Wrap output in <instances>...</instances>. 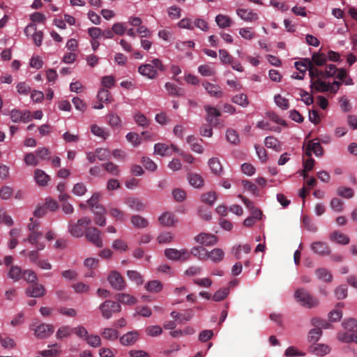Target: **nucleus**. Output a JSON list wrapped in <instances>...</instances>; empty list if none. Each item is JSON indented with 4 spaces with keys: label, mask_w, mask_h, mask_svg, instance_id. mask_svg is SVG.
Segmentation results:
<instances>
[{
    "label": "nucleus",
    "mask_w": 357,
    "mask_h": 357,
    "mask_svg": "<svg viewBox=\"0 0 357 357\" xmlns=\"http://www.w3.org/2000/svg\"><path fill=\"white\" fill-rule=\"evenodd\" d=\"M294 296L296 301L300 303L301 305L308 308L315 307L319 303L318 299L311 295L303 288L296 289Z\"/></svg>",
    "instance_id": "obj_2"
},
{
    "label": "nucleus",
    "mask_w": 357,
    "mask_h": 357,
    "mask_svg": "<svg viewBox=\"0 0 357 357\" xmlns=\"http://www.w3.org/2000/svg\"><path fill=\"white\" fill-rule=\"evenodd\" d=\"M342 326L348 331L357 332V320L355 319L350 318L344 320Z\"/></svg>",
    "instance_id": "obj_40"
},
{
    "label": "nucleus",
    "mask_w": 357,
    "mask_h": 357,
    "mask_svg": "<svg viewBox=\"0 0 357 357\" xmlns=\"http://www.w3.org/2000/svg\"><path fill=\"white\" fill-rule=\"evenodd\" d=\"M86 240L98 248L102 247V240L100 237V231L95 227H87L85 230Z\"/></svg>",
    "instance_id": "obj_6"
},
{
    "label": "nucleus",
    "mask_w": 357,
    "mask_h": 357,
    "mask_svg": "<svg viewBox=\"0 0 357 357\" xmlns=\"http://www.w3.org/2000/svg\"><path fill=\"white\" fill-rule=\"evenodd\" d=\"M172 195L174 199L178 202H183L186 197L185 192L180 188H176L172 191Z\"/></svg>",
    "instance_id": "obj_63"
},
{
    "label": "nucleus",
    "mask_w": 357,
    "mask_h": 357,
    "mask_svg": "<svg viewBox=\"0 0 357 357\" xmlns=\"http://www.w3.org/2000/svg\"><path fill=\"white\" fill-rule=\"evenodd\" d=\"M146 289L150 292L157 293L162 289V284L158 280H152L146 284Z\"/></svg>",
    "instance_id": "obj_42"
},
{
    "label": "nucleus",
    "mask_w": 357,
    "mask_h": 357,
    "mask_svg": "<svg viewBox=\"0 0 357 357\" xmlns=\"http://www.w3.org/2000/svg\"><path fill=\"white\" fill-rule=\"evenodd\" d=\"M204 109L206 112V121L214 127L218 126L220 124L218 118L221 116L220 110L210 105L204 106Z\"/></svg>",
    "instance_id": "obj_8"
},
{
    "label": "nucleus",
    "mask_w": 357,
    "mask_h": 357,
    "mask_svg": "<svg viewBox=\"0 0 357 357\" xmlns=\"http://www.w3.org/2000/svg\"><path fill=\"white\" fill-rule=\"evenodd\" d=\"M132 224L137 228H145L148 226V220L139 215H135L131 217Z\"/></svg>",
    "instance_id": "obj_32"
},
{
    "label": "nucleus",
    "mask_w": 357,
    "mask_h": 357,
    "mask_svg": "<svg viewBox=\"0 0 357 357\" xmlns=\"http://www.w3.org/2000/svg\"><path fill=\"white\" fill-rule=\"evenodd\" d=\"M275 104L282 109H287L289 107V100L280 95H276L274 98Z\"/></svg>",
    "instance_id": "obj_55"
},
{
    "label": "nucleus",
    "mask_w": 357,
    "mask_h": 357,
    "mask_svg": "<svg viewBox=\"0 0 357 357\" xmlns=\"http://www.w3.org/2000/svg\"><path fill=\"white\" fill-rule=\"evenodd\" d=\"M264 144L267 148L273 149L275 151H282L281 143L274 137H266Z\"/></svg>",
    "instance_id": "obj_29"
},
{
    "label": "nucleus",
    "mask_w": 357,
    "mask_h": 357,
    "mask_svg": "<svg viewBox=\"0 0 357 357\" xmlns=\"http://www.w3.org/2000/svg\"><path fill=\"white\" fill-rule=\"evenodd\" d=\"M226 137L228 142L236 144L239 142V137L237 132L233 129H228L226 132Z\"/></svg>",
    "instance_id": "obj_51"
},
{
    "label": "nucleus",
    "mask_w": 357,
    "mask_h": 357,
    "mask_svg": "<svg viewBox=\"0 0 357 357\" xmlns=\"http://www.w3.org/2000/svg\"><path fill=\"white\" fill-rule=\"evenodd\" d=\"M34 178L40 186L47 185L50 179V176L44 171L39 169H36L34 171Z\"/></svg>",
    "instance_id": "obj_21"
},
{
    "label": "nucleus",
    "mask_w": 357,
    "mask_h": 357,
    "mask_svg": "<svg viewBox=\"0 0 357 357\" xmlns=\"http://www.w3.org/2000/svg\"><path fill=\"white\" fill-rule=\"evenodd\" d=\"M22 271L18 266H10L8 272V277L15 282L19 281L22 278Z\"/></svg>",
    "instance_id": "obj_30"
},
{
    "label": "nucleus",
    "mask_w": 357,
    "mask_h": 357,
    "mask_svg": "<svg viewBox=\"0 0 357 357\" xmlns=\"http://www.w3.org/2000/svg\"><path fill=\"white\" fill-rule=\"evenodd\" d=\"M115 298L117 303L124 305H134L137 303V299L134 296L125 293L117 294Z\"/></svg>",
    "instance_id": "obj_23"
},
{
    "label": "nucleus",
    "mask_w": 357,
    "mask_h": 357,
    "mask_svg": "<svg viewBox=\"0 0 357 357\" xmlns=\"http://www.w3.org/2000/svg\"><path fill=\"white\" fill-rule=\"evenodd\" d=\"M33 330L34 334L38 338L44 339L53 333L54 327L51 324H41Z\"/></svg>",
    "instance_id": "obj_10"
},
{
    "label": "nucleus",
    "mask_w": 357,
    "mask_h": 357,
    "mask_svg": "<svg viewBox=\"0 0 357 357\" xmlns=\"http://www.w3.org/2000/svg\"><path fill=\"white\" fill-rule=\"evenodd\" d=\"M310 87L314 89L319 92L330 91V84H327L322 81L321 78H317L315 80H311Z\"/></svg>",
    "instance_id": "obj_19"
},
{
    "label": "nucleus",
    "mask_w": 357,
    "mask_h": 357,
    "mask_svg": "<svg viewBox=\"0 0 357 357\" xmlns=\"http://www.w3.org/2000/svg\"><path fill=\"white\" fill-rule=\"evenodd\" d=\"M22 278L29 283L33 284L36 282L37 276L36 274L31 270H24L22 272Z\"/></svg>",
    "instance_id": "obj_43"
},
{
    "label": "nucleus",
    "mask_w": 357,
    "mask_h": 357,
    "mask_svg": "<svg viewBox=\"0 0 357 357\" xmlns=\"http://www.w3.org/2000/svg\"><path fill=\"white\" fill-rule=\"evenodd\" d=\"M309 351L317 356H324L328 354L331 348L328 345L324 344H313L309 347Z\"/></svg>",
    "instance_id": "obj_18"
},
{
    "label": "nucleus",
    "mask_w": 357,
    "mask_h": 357,
    "mask_svg": "<svg viewBox=\"0 0 357 357\" xmlns=\"http://www.w3.org/2000/svg\"><path fill=\"white\" fill-rule=\"evenodd\" d=\"M125 203L132 210L136 211H143L144 204L137 198L130 197L126 199Z\"/></svg>",
    "instance_id": "obj_25"
},
{
    "label": "nucleus",
    "mask_w": 357,
    "mask_h": 357,
    "mask_svg": "<svg viewBox=\"0 0 357 357\" xmlns=\"http://www.w3.org/2000/svg\"><path fill=\"white\" fill-rule=\"evenodd\" d=\"M99 310L102 316L105 319H109L114 314L121 312V306L117 302L111 300H106L100 305Z\"/></svg>",
    "instance_id": "obj_3"
},
{
    "label": "nucleus",
    "mask_w": 357,
    "mask_h": 357,
    "mask_svg": "<svg viewBox=\"0 0 357 357\" xmlns=\"http://www.w3.org/2000/svg\"><path fill=\"white\" fill-rule=\"evenodd\" d=\"M310 61H312L314 66L316 65L317 66H321L326 63L327 61V56L323 53L314 52L312 54Z\"/></svg>",
    "instance_id": "obj_34"
},
{
    "label": "nucleus",
    "mask_w": 357,
    "mask_h": 357,
    "mask_svg": "<svg viewBox=\"0 0 357 357\" xmlns=\"http://www.w3.org/2000/svg\"><path fill=\"white\" fill-rule=\"evenodd\" d=\"M134 119L135 123L143 128H146L150 124V121L142 113L138 112L135 114Z\"/></svg>",
    "instance_id": "obj_41"
},
{
    "label": "nucleus",
    "mask_w": 357,
    "mask_h": 357,
    "mask_svg": "<svg viewBox=\"0 0 357 357\" xmlns=\"http://www.w3.org/2000/svg\"><path fill=\"white\" fill-rule=\"evenodd\" d=\"M315 275L318 279L326 282H331L333 280L331 272L325 268H317L315 271Z\"/></svg>",
    "instance_id": "obj_28"
},
{
    "label": "nucleus",
    "mask_w": 357,
    "mask_h": 357,
    "mask_svg": "<svg viewBox=\"0 0 357 357\" xmlns=\"http://www.w3.org/2000/svg\"><path fill=\"white\" fill-rule=\"evenodd\" d=\"M102 167L111 175L118 176L119 174V169L118 165L112 162H108L102 164Z\"/></svg>",
    "instance_id": "obj_44"
},
{
    "label": "nucleus",
    "mask_w": 357,
    "mask_h": 357,
    "mask_svg": "<svg viewBox=\"0 0 357 357\" xmlns=\"http://www.w3.org/2000/svg\"><path fill=\"white\" fill-rule=\"evenodd\" d=\"M195 240L197 243L206 246L213 245L217 242V238L215 236L206 233H202L197 235L195 236Z\"/></svg>",
    "instance_id": "obj_13"
},
{
    "label": "nucleus",
    "mask_w": 357,
    "mask_h": 357,
    "mask_svg": "<svg viewBox=\"0 0 357 357\" xmlns=\"http://www.w3.org/2000/svg\"><path fill=\"white\" fill-rule=\"evenodd\" d=\"M110 98H111L110 93L107 89H106L105 88L100 89V91L98 93V98L100 102H109Z\"/></svg>",
    "instance_id": "obj_60"
},
{
    "label": "nucleus",
    "mask_w": 357,
    "mask_h": 357,
    "mask_svg": "<svg viewBox=\"0 0 357 357\" xmlns=\"http://www.w3.org/2000/svg\"><path fill=\"white\" fill-rule=\"evenodd\" d=\"M198 71L203 76H211L215 73V70L208 65H202L199 66Z\"/></svg>",
    "instance_id": "obj_58"
},
{
    "label": "nucleus",
    "mask_w": 357,
    "mask_h": 357,
    "mask_svg": "<svg viewBox=\"0 0 357 357\" xmlns=\"http://www.w3.org/2000/svg\"><path fill=\"white\" fill-rule=\"evenodd\" d=\"M141 162L147 170L154 172L157 169V165L149 158L142 157Z\"/></svg>",
    "instance_id": "obj_54"
},
{
    "label": "nucleus",
    "mask_w": 357,
    "mask_h": 357,
    "mask_svg": "<svg viewBox=\"0 0 357 357\" xmlns=\"http://www.w3.org/2000/svg\"><path fill=\"white\" fill-rule=\"evenodd\" d=\"M331 207L337 212H341L344 209V202L339 198H333L331 201Z\"/></svg>",
    "instance_id": "obj_57"
},
{
    "label": "nucleus",
    "mask_w": 357,
    "mask_h": 357,
    "mask_svg": "<svg viewBox=\"0 0 357 357\" xmlns=\"http://www.w3.org/2000/svg\"><path fill=\"white\" fill-rule=\"evenodd\" d=\"M50 154V150L45 147L39 148L36 151V155L41 160H49Z\"/></svg>",
    "instance_id": "obj_62"
},
{
    "label": "nucleus",
    "mask_w": 357,
    "mask_h": 357,
    "mask_svg": "<svg viewBox=\"0 0 357 357\" xmlns=\"http://www.w3.org/2000/svg\"><path fill=\"white\" fill-rule=\"evenodd\" d=\"M208 165L213 173L220 174L222 172V166L217 158H212L208 160Z\"/></svg>",
    "instance_id": "obj_35"
},
{
    "label": "nucleus",
    "mask_w": 357,
    "mask_h": 357,
    "mask_svg": "<svg viewBox=\"0 0 357 357\" xmlns=\"http://www.w3.org/2000/svg\"><path fill=\"white\" fill-rule=\"evenodd\" d=\"M229 293V289L227 287L220 289L215 291L213 296V300L215 301H221L224 300Z\"/></svg>",
    "instance_id": "obj_52"
},
{
    "label": "nucleus",
    "mask_w": 357,
    "mask_h": 357,
    "mask_svg": "<svg viewBox=\"0 0 357 357\" xmlns=\"http://www.w3.org/2000/svg\"><path fill=\"white\" fill-rule=\"evenodd\" d=\"M165 70V67L159 59H153L149 63L142 64L138 67V72L151 79H155L159 71L164 72Z\"/></svg>",
    "instance_id": "obj_1"
},
{
    "label": "nucleus",
    "mask_w": 357,
    "mask_h": 357,
    "mask_svg": "<svg viewBox=\"0 0 357 357\" xmlns=\"http://www.w3.org/2000/svg\"><path fill=\"white\" fill-rule=\"evenodd\" d=\"M321 335L322 331L319 328H313L310 331L307 338L309 342L314 343L319 340Z\"/></svg>",
    "instance_id": "obj_53"
},
{
    "label": "nucleus",
    "mask_w": 357,
    "mask_h": 357,
    "mask_svg": "<svg viewBox=\"0 0 357 357\" xmlns=\"http://www.w3.org/2000/svg\"><path fill=\"white\" fill-rule=\"evenodd\" d=\"M139 339V333L136 331H130L123 335L119 341L124 346H130L134 344Z\"/></svg>",
    "instance_id": "obj_12"
},
{
    "label": "nucleus",
    "mask_w": 357,
    "mask_h": 357,
    "mask_svg": "<svg viewBox=\"0 0 357 357\" xmlns=\"http://www.w3.org/2000/svg\"><path fill=\"white\" fill-rule=\"evenodd\" d=\"M232 102L234 103L238 104L243 107L248 106V105L249 104L248 97L244 93H241V94L234 96L232 98Z\"/></svg>",
    "instance_id": "obj_46"
},
{
    "label": "nucleus",
    "mask_w": 357,
    "mask_h": 357,
    "mask_svg": "<svg viewBox=\"0 0 357 357\" xmlns=\"http://www.w3.org/2000/svg\"><path fill=\"white\" fill-rule=\"evenodd\" d=\"M207 250L203 247H194L191 249L190 254L198 257L201 260L206 259Z\"/></svg>",
    "instance_id": "obj_38"
},
{
    "label": "nucleus",
    "mask_w": 357,
    "mask_h": 357,
    "mask_svg": "<svg viewBox=\"0 0 357 357\" xmlns=\"http://www.w3.org/2000/svg\"><path fill=\"white\" fill-rule=\"evenodd\" d=\"M190 184L197 188H202L204 185V179L199 174L190 173L188 176Z\"/></svg>",
    "instance_id": "obj_27"
},
{
    "label": "nucleus",
    "mask_w": 357,
    "mask_h": 357,
    "mask_svg": "<svg viewBox=\"0 0 357 357\" xmlns=\"http://www.w3.org/2000/svg\"><path fill=\"white\" fill-rule=\"evenodd\" d=\"M159 222L165 227H172L177 222L176 215L172 212H165L158 218Z\"/></svg>",
    "instance_id": "obj_15"
},
{
    "label": "nucleus",
    "mask_w": 357,
    "mask_h": 357,
    "mask_svg": "<svg viewBox=\"0 0 357 357\" xmlns=\"http://www.w3.org/2000/svg\"><path fill=\"white\" fill-rule=\"evenodd\" d=\"M107 280L112 287L117 291L123 290L126 287L125 280L117 271L111 272Z\"/></svg>",
    "instance_id": "obj_7"
},
{
    "label": "nucleus",
    "mask_w": 357,
    "mask_h": 357,
    "mask_svg": "<svg viewBox=\"0 0 357 357\" xmlns=\"http://www.w3.org/2000/svg\"><path fill=\"white\" fill-rule=\"evenodd\" d=\"M100 334L104 339L110 341H114L117 340L119 337V331L112 328H103L101 331Z\"/></svg>",
    "instance_id": "obj_26"
},
{
    "label": "nucleus",
    "mask_w": 357,
    "mask_h": 357,
    "mask_svg": "<svg viewBox=\"0 0 357 357\" xmlns=\"http://www.w3.org/2000/svg\"><path fill=\"white\" fill-rule=\"evenodd\" d=\"M337 194L346 199H350L354 196V190L348 187H339L337 189Z\"/></svg>",
    "instance_id": "obj_45"
},
{
    "label": "nucleus",
    "mask_w": 357,
    "mask_h": 357,
    "mask_svg": "<svg viewBox=\"0 0 357 357\" xmlns=\"http://www.w3.org/2000/svg\"><path fill=\"white\" fill-rule=\"evenodd\" d=\"M91 131L94 135L102 139H106L109 136V133L106 132L104 128L99 127L97 125L91 126Z\"/></svg>",
    "instance_id": "obj_50"
},
{
    "label": "nucleus",
    "mask_w": 357,
    "mask_h": 357,
    "mask_svg": "<svg viewBox=\"0 0 357 357\" xmlns=\"http://www.w3.org/2000/svg\"><path fill=\"white\" fill-rule=\"evenodd\" d=\"M166 90L170 96L181 97L185 94V91L182 88L178 87L174 84L167 82L165 85Z\"/></svg>",
    "instance_id": "obj_22"
},
{
    "label": "nucleus",
    "mask_w": 357,
    "mask_h": 357,
    "mask_svg": "<svg viewBox=\"0 0 357 357\" xmlns=\"http://www.w3.org/2000/svg\"><path fill=\"white\" fill-rule=\"evenodd\" d=\"M91 222V219L88 217L80 218L76 223L69 225L68 231L73 236L80 238L85 234L84 229H86Z\"/></svg>",
    "instance_id": "obj_4"
},
{
    "label": "nucleus",
    "mask_w": 357,
    "mask_h": 357,
    "mask_svg": "<svg viewBox=\"0 0 357 357\" xmlns=\"http://www.w3.org/2000/svg\"><path fill=\"white\" fill-rule=\"evenodd\" d=\"M199 141L202 142V139H198L194 135H189L186 139V142L190 146L192 151L197 153H202L204 152V148Z\"/></svg>",
    "instance_id": "obj_16"
},
{
    "label": "nucleus",
    "mask_w": 357,
    "mask_h": 357,
    "mask_svg": "<svg viewBox=\"0 0 357 357\" xmlns=\"http://www.w3.org/2000/svg\"><path fill=\"white\" fill-rule=\"evenodd\" d=\"M312 250L319 255H328L331 252L329 245L322 241L314 242L311 244Z\"/></svg>",
    "instance_id": "obj_11"
},
{
    "label": "nucleus",
    "mask_w": 357,
    "mask_h": 357,
    "mask_svg": "<svg viewBox=\"0 0 357 357\" xmlns=\"http://www.w3.org/2000/svg\"><path fill=\"white\" fill-rule=\"evenodd\" d=\"M73 333V330L69 326H63L59 328L56 332V337L58 339H61L63 337H68Z\"/></svg>",
    "instance_id": "obj_48"
},
{
    "label": "nucleus",
    "mask_w": 357,
    "mask_h": 357,
    "mask_svg": "<svg viewBox=\"0 0 357 357\" xmlns=\"http://www.w3.org/2000/svg\"><path fill=\"white\" fill-rule=\"evenodd\" d=\"M330 239L332 241L342 245H347L349 243V238L348 236L337 231L331 234Z\"/></svg>",
    "instance_id": "obj_24"
},
{
    "label": "nucleus",
    "mask_w": 357,
    "mask_h": 357,
    "mask_svg": "<svg viewBox=\"0 0 357 357\" xmlns=\"http://www.w3.org/2000/svg\"><path fill=\"white\" fill-rule=\"evenodd\" d=\"M305 64L303 65V66H307V70L309 71L310 77H311V80H315V78H323V70H320L317 69L313 64L312 61L310 59H305Z\"/></svg>",
    "instance_id": "obj_14"
},
{
    "label": "nucleus",
    "mask_w": 357,
    "mask_h": 357,
    "mask_svg": "<svg viewBox=\"0 0 357 357\" xmlns=\"http://www.w3.org/2000/svg\"><path fill=\"white\" fill-rule=\"evenodd\" d=\"M96 155L99 160H106L110 158V152L106 149H96Z\"/></svg>",
    "instance_id": "obj_56"
},
{
    "label": "nucleus",
    "mask_w": 357,
    "mask_h": 357,
    "mask_svg": "<svg viewBox=\"0 0 357 357\" xmlns=\"http://www.w3.org/2000/svg\"><path fill=\"white\" fill-rule=\"evenodd\" d=\"M164 255L168 259L172 261H185L190 258V254L186 249L167 248L164 251Z\"/></svg>",
    "instance_id": "obj_5"
},
{
    "label": "nucleus",
    "mask_w": 357,
    "mask_h": 357,
    "mask_svg": "<svg viewBox=\"0 0 357 357\" xmlns=\"http://www.w3.org/2000/svg\"><path fill=\"white\" fill-rule=\"evenodd\" d=\"M242 184L245 190L250 191L254 195L259 194V190L255 183L248 180H243L242 181Z\"/></svg>",
    "instance_id": "obj_61"
},
{
    "label": "nucleus",
    "mask_w": 357,
    "mask_h": 357,
    "mask_svg": "<svg viewBox=\"0 0 357 357\" xmlns=\"http://www.w3.org/2000/svg\"><path fill=\"white\" fill-rule=\"evenodd\" d=\"M236 13L243 20L246 22H255L258 20L257 14L251 10L238 8Z\"/></svg>",
    "instance_id": "obj_17"
},
{
    "label": "nucleus",
    "mask_w": 357,
    "mask_h": 357,
    "mask_svg": "<svg viewBox=\"0 0 357 357\" xmlns=\"http://www.w3.org/2000/svg\"><path fill=\"white\" fill-rule=\"evenodd\" d=\"M109 213L112 217L115 218L116 221L123 222L126 219L125 213L117 208H110Z\"/></svg>",
    "instance_id": "obj_36"
},
{
    "label": "nucleus",
    "mask_w": 357,
    "mask_h": 357,
    "mask_svg": "<svg viewBox=\"0 0 357 357\" xmlns=\"http://www.w3.org/2000/svg\"><path fill=\"white\" fill-rule=\"evenodd\" d=\"M169 147L167 145L162 143H158L154 146V153L164 156L165 155H169Z\"/></svg>",
    "instance_id": "obj_49"
},
{
    "label": "nucleus",
    "mask_w": 357,
    "mask_h": 357,
    "mask_svg": "<svg viewBox=\"0 0 357 357\" xmlns=\"http://www.w3.org/2000/svg\"><path fill=\"white\" fill-rule=\"evenodd\" d=\"M217 24L222 29L229 27L231 25V20L229 16L218 15L215 17Z\"/></svg>",
    "instance_id": "obj_33"
},
{
    "label": "nucleus",
    "mask_w": 357,
    "mask_h": 357,
    "mask_svg": "<svg viewBox=\"0 0 357 357\" xmlns=\"http://www.w3.org/2000/svg\"><path fill=\"white\" fill-rule=\"evenodd\" d=\"M127 276L128 278L135 282L137 285L143 283L144 279L142 275L137 271L134 270H129L127 271Z\"/></svg>",
    "instance_id": "obj_37"
},
{
    "label": "nucleus",
    "mask_w": 357,
    "mask_h": 357,
    "mask_svg": "<svg viewBox=\"0 0 357 357\" xmlns=\"http://www.w3.org/2000/svg\"><path fill=\"white\" fill-rule=\"evenodd\" d=\"M24 162L26 165L36 166L39 161L35 154L33 153H26L24 158Z\"/></svg>",
    "instance_id": "obj_59"
},
{
    "label": "nucleus",
    "mask_w": 357,
    "mask_h": 357,
    "mask_svg": "<svg viewBox=\"0 0 357 357\" xmlns=\"http://www.w3.org/2000/svg\"><path fill=\"white\" fill-rule=\"evenodd\" d=\"M26 296L32 298H40L43 296L45 293L44 286L37 282L30 284L25 290Z\"/></svg>",
    "instance_id": "obj_9"
},
{
    "label": "nucleus",
    "mask_w": 357,
    "mask_h": 357,
    "mask_svg": "<svg viewBox=\"0 0 357 357\" xmlns=\"http://www.w3.org/2000/svg\"><path fill=\"white\" fill-rule=\"evenodd\" d=\"M203 86L211 96L220 98L223 95V92L218 85L211 84L209 82H205L203 83Z\"/></svg>",
    "instance_id": "obj_20"
},
{
    "label": "nucleus",
    "mask_w": 357,
    "mask_h": 357,
    "mask_svg": "<svg viewBox=\"0 0 357 357\" xmlns=\"http://www.w3.org/2000/svg\"><path fill=\"white\" fill-rule=\"evenodd\" d=\"M85 340L87 344L93 347H98L101 345V339L97 335H89L86 336Z\"/></svg>",
    "instance_id": "obj_47"
},
{
    "label": "nucleus",
    "mask_w": 357,
    "mask_h": 357,
    "mask_svg": "<svg viewBox=\"0 0 357 357\" xmlns=\"http://www.w3.org/2000/svg\"><path fill=\"white\" fill-rule=\"evenodd\" d=\"M225 253L220 248H215L211 252H207L206 259L209 258L214 262H219L222 260Z\"/></svg>",
    "instance_id": "obj_31"
},
{
    "label": "nucleus",
    "mask_w": 357,
    "mask_h": 357,
    "mask_svg": "<svg viewBox=\"0 0 357 357\" xmlns=\"http://www.w3.org/2000/svg\"><path fill=\"white\" fill-rule=\"evenodd\" d=\"M335 294L337 299H344L347 296V287L345 285H340L335 290Z\"/></svg>",
    "instance_id": "obj_64"
},
{
    "label": "nucleus",
    "mask_w": 357,
    "mask_h": 357,
    "mask_svg": "<svg viewBox=\"0 0 357 357\" xmlns=\"http://www.w3.org/2000/svg\"><path fill=\"white\" fill-rule=\"evenodd\" d=\"M311 323L314 328H319L321 331L323 328H329L331 327V324L326 320L317 317L312 319Z\"/></svg>",
    "instance_id": "obj_39"
}]
</instances>
